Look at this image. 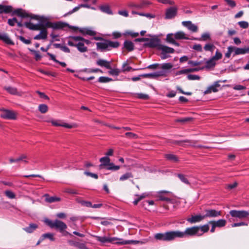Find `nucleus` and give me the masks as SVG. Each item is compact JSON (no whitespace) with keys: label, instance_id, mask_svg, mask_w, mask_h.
Wrapping results in <instances>:
<instances>
[{"label":"nucleus","instance_id":"nucleus-1","mask_svg":"<svg viewBox=\"0 0 249 249\" xmlns=\"http://www.w3.org/2000/svg\"><path fill=\"white\" fill-rule=\"evenodd\" d=\"M200 228L199 226H193L187 228L184 231H170L164 233H157L155 234L154 238L157 240L170 242L176 238H182L187 236H194L197 235L202 236L203 233H199Z\"/></svg>","mask_w":249,"mask_h":249},{"label":"nucleus","instance_id":"nucleus-2","mask_svg":"<svg viewBox=\"0 0 249 249\" xmlns=\"http://www.w3.org/2000/svg\"><path fill=\"white\" fill-rule=\"evenodd\" d=\"M45 222L51 229H55L64 235H66L68 233V232L66 231V230L67 228V226L62 221L58 219H55L54 221H53L49 219H47L45 220Z\"/></svg>","mask_w":249,"mask_h":249},{"label":"nucleus","instance_id":"nucleus-3","mask_svg":"<svg viewBox=\"0 0 249 249\" xmlns=\"http://www.w3.org/2000/svg\"><path fill=\"white\" fill-rule=\"evenodd\" d=\"M41 26L42 27L51 28L53 30L65 29V28L66 27H68L70 29H72L74 31L78 30V27L75 26H71L66 22L61 21L52 22L49 21H46L45 22H43Z\"/></svg>","mask_w":249,"mask_h":249},{"label":"nucleus","instance_id":"nucleus-4","mask_svg":"<svg viewBox=\"0 0 249 249\" xmlns=\"http://www.w3.org/2000/svg\"><path fill=\"white\" fill-rule=\"evenodd\" d=\"M7 22L11 26H14L17 24L19 27H22L24 25L26 28L32 30H39L40 29V26L39 24H34L30 22H26L23 24L21 21H18L16 18L8 19Z\"/></svg>","mask_w":249,"mask_h":249},{"label":"nucleus","instance_id":"nucleus-5","mask_svg":"<svg viewBox=\"0 0 249 249\" xmlns=\"http://www.w3.org/2000/svg\"><path fill=\"white\" fill-rule=\"evenodd\" d=\"M151 4V3L147 0H140L138 2H129L127 5L131 9L141 10L148 7Z\"/></svg>","mask_w":249,"mask_h":249},{"label":"nucleus","instance_id":"nucleus-6","mask_svg":"<svg viewBox=\"0 0 249 249\" xmlns=\"http://www.w3.org/2000/svg\"><path fill=\"white\" fill-rule=\"evenodd\" d=\"M229 214L233 218L243 220L249 216V212L245 210H231Z\"/></svg>","mask_w":249,"mask_h":249},{"label":"nucleus","instance_id":"nucleus-7","mask_svg":"<svg viewBox=\"0 0 249 249\" xmlns=\"http://www.w3.org/2000/svg\"><path fill=\"white\" fill-rule=\"evenodd\" d=\"M178 7L177 6H171L166 9L164 18L166 19H173L178 14Z\"/></svg>","mask_w":249,"mask_h":249},{"label":"nucleus","instance_id":"nucleus-8","mask_svg":"<svg viewBox=\"0 0 249 249\" xmlns=\"http://www.w3.org/2000/svg\"><path fill=\"white\" fill-rule=\"evenodd\" d=\"M147 42V43L144 44V47H147L151 48H157L159 49V47L161 45L160 44V40L157 36L149 38V40H148Z\"/></svg>","mask_w":249,"mask_h":249},{"label":"nucleus","instance_id":"nucleus-9","mask_svg":"<svg viewBox=\"0 0 249 249\" xmlns=\"http://www.w3.org/2000/svg\"><path fill=\"white\" fill-rule=\"evenodd\" d=\"M2 111L0 117L4 119L15 120L16 119V114L12 110L5 109L4 108L0 109Z\"/></svg>","mask_w":249,"mask_h":249},{"label":"nucleus","instance_id":"nucleus-10","mask_svg":"<svg viewBox=\"0 0 249 249\" xmlns=\"http://www.w3.org/2000/svg\"><path fill=\"white\" fill-rule=\"evenodd\" d=\"M14 14H16L18 17H20L22 18H31L33 19H37V17L36 15H30L29 14L27 13L25 10H22V9L19 8L15 10L13 12Z\"/></svg>","mask_w":249,"mask_h":249},{"label":"nucleus","instance_id":"nucleus-11","mask_svg":"<svg viewBox=\"0 0 249 249\" xmlns=\"http://www.w3.org/2000/svg\"><path fill=\"white\" fill-rule=\"evenodd\" d=\"M205 218L206 217H217L221 215V212L214 209H207L205 210Z\"/></svg>","mask_w":249,"mask_h":249},{"label":"nucleus","instance_id":"nucleus-12","mask_svg":"<svg viewBox=\"0 0 249 249\" xmlns=\"http://www.w3.org/2000/svg\"><path fill=\"white\" fill-rule=\"evenodd\" d=\"M47 122L51 123L53 125L55 126H63L68 128H71L72 127L71 125L63 123L62 121L59 120L52 119L47 121Z\"/></svg>","mask_w":249,"mask_h":249},{"label":"nucleus","instance_id":"nucleus-13","mask_svg":"<svg viewBox=\"0 0 249 249\" xmlns=\"http://www.w3.org/2000/svg\"><path fill=\"white\" fill-rule=\"evenodd\" d=\"M220 86L219 84V81H216L214 84L211 86L209 87L207 89L204 91V94H208L211 93L212 92H216L218 91L217 88Z\"/></svg>","mask_w":249,"mask_h":249},{"label":"nucleus","instance_id":"nucleus-14","mask_svg":"<svg viewBox=\"0 0 249 249\" xmlns=\"http://www.w3.org/2000/svg\"><path fill=\"white\" fill-rule=\"evenodd\" d=\"M182 24L183 26L186 27L188 30L193 32H196L198 31L197 26L193 24L191 21H182Z\"/></svg>","mask_w":249,"mask_h":249},{"label":"nucleus","instance_id":"nucleus-15","mask_svg":"<svg viewBox=\"0 0 249 249\" xmlns=\"http://www.w3.org/2000/svg\"><path fill=\"white\" fill-rule=\"evenodd\" d=\"M205 219L204 215H192L191 217L187 219V221L191 224L199 222Z\"/></svg>","mask_w":249,"mask_h":249},{"label":"nucleus","instance_id":"nucleus-16","mask_svg":"<svg viewBox=\"0 0 249 249\" xmlns=\"http://www.w3.org/2000/svg\"><path fill=\"white\" fill-rule=\"evenodd\" d=\"M234 53L233 54V56L249 53V47L242 48L234 47Z\"/></svg>","mask_w":249,"mask_h":249},{"label":"nucleus","instance_id":"nucleus-17","mask_svg":"<svg viewBox=\"0 0 249 249\" xmlns=\"http://www.w3.org/2000/svg\"><path fill=\"white\" fill-rule=\"evenodd\" d=\"M226 220L223 219H219L217 221L212 220L208 222V224H213L216 228L223 227L226 225Z\"/></svg>","mask_w":249,"mask_h":249},{"label":"nucleus","instance_id":"nucleus-18","mask_svg":"<svg viewBox=\"0 0 249 249\" xmlns=\"http://www.w3.org/2000/svg\"><path fill=\"white\" fill-rule=\"evenodd\" d=\"M79 33L83 35H88L90 36H94L96 34L95 31L91 30L88 28H79Z\"/></svg>","mask_w":249,"mask_h":249},{"label":"nucleus","instance_id":"nucleus-19","mask_svg":"<svg viewBox=\"0 0 249 249\" xmlns=\"http://www.w3.org/2000/svg\"><path fill=\"white\" fill-rule=\"evenodd\" d=\"M0 40L8 45H14V42L11 40L7 34L6 33H0Z\"/></svg>","mask_w":249,"mask_h":249},{"label":"nucleus","instance_id":"nucleus-20","mask_svg":"<svg viewBox=\"0 0 249 249\" xmlns=\"http://www.w3.org/2000/svg\"><path fill=\"white\" fill-rule=\"evenodd\" d=\"M47 37V31L45 28L41 30L40 33L34 37L36 40L45 39Z\"/></svg>","mask_w":249,"mask_h":249},{"label":"nucleus","instance_id":"nucleus-21","mask_svg":"<svg viewBox=\"0 0 249 249\" xmlns=\"http://www.w3.org/2000/svg\"><path fill=\"white\" fill-rule=\"evenodd\" d=\"M68 38V44L69 46L78 48V36H70Z\"/></svg>","mask_w":249,"mask_h":249},{"label":"nucleus","instance_id":"nucleus-22","mask_svg":"<svg viewBox=\"0 0 249 249\" xmlns=\"http://www.w3.org/2000/svg\"><path fill=\"white\" fill-rule=\"evenodd\" d=\"M104 42H97L96 46L98 50L104 51L108 48V40L104 39Z\"/></svg>","mask_w":249,"mask_h":249},{"label":"nucleus","instance_id":"nucleus-23","mask_svg":"<svg viewBox=\"0 0 249 249\" xmlns=\"http://www.w3.org/2000/svg\"><path fill=\"white\" fill-rule=\"evenodd\" d=\"M99 9L101 11L107 15H113V12L108 4L101 5L99 6Z\"/></svg>","mask_w":249,"mask_h":249},{"label":"nucleus","instance_id":"nucleus-24","mask_svg":"<svg viewBox=\"0 0 249 249\" xmlns=\"http://www.w3.org/2000/svg\"><path fill=\"white\" fill-rule=\"evenodd\" d=\"M185 143H187L189 145H192L195 144L196 142L193 141H191L189 140H185L182 141H174L173 142V143L183 146H185L186 145Z\"/></svg>","mask_w":249,"mask_h":249},{"label":"nucleus","instance_id":"nucleus-25","mask_svg":"<svg viewBox=\"0 0 249 249\" xmlns=\"http://www.w3.org/2000/svg\"><path fill=\"white\" fill-rule=\"evenodd\" d=\"M97 64L101 67H104L107 69H111L110 62L104 59H100L96 62Z\"/></svg>","mask_w":249,"mask_h":249},{"label":"nucleus","instance_id":"nucleus-26","mask_svg":"<svg viewBox=\"0 0 249 249\" xmlns=\"http://www.w3.org/2000/svg\"><path fill=\"white\" fill-rule=\"evenodd\" d=\"M13 7L10 5H3L0 4V14L10 13L12 12Z\"/></svg>","mask_w":249,"mask_h":249},{"label":"nucleus","instance_id":"nucleus-27","mask_svg":"<svg viewBox=\"0 0 249 249\" xmlns=\"http://www.w3.org/2000/svg\"><path fill=\"white\" fill-rule=\"evenodd\" d=\"M45 201L48 203H52L55 202L60 201L61 200V198L59 197H57L56 196H49V195L46 194L45 195Z\"/></svg>","mask_w":249,"mask_h":249},{"label":"nucleus","instance_id":"nucleus-28","mask_svg":"<svg viewBox=\"0 0 249 249\" xmlns=\"http://www.w3.org/2000/svg\"><path fill=\"white\" fill-rule=\"evenodd\" d=\"M159 50H161V52L165 53H173L175 52V50L173 48L161 44Z\"/></svg>","mask_w":249,"mask_h":249},{"label":"nucleus","instance_id":"nucleus-29","mask_svg":"<svg viewBox=\"0 0 249 249\" xmlns=\"http://www.w3.org/2000/svg\"><path fill=\"white\" fill-rule=\"evenodd\" d=\"M124 47L128 52H132L134 50V45L133 43L129 40H125L124 42Z\"/></svg>","mask_w":249,"mask_h":249},{"label":"nucleus","instance_id":"nucleus-30","mask_svg":"<svg viewBox=\"0 0 249 249\" xmlns=\"http://www.w3.org/2000/svg\"><path fill=\"white\" fill-rule=\"evenodd\" d=\"M100 161L102 163L100 165V168H102L103 166H108L110 162V159L107 157H104L100 159Z\"/></svg>","mask_w":249,"mask_h":249},{"label":"nucleus","instance_id":"nucleus-31","mask_svg":"<svg viewBox=\"0 0 249 249\" xmlns=\"http://www.w3.org/2000/svg\"><path fill=\"white\" fill-rule=\"evenodd\" d=\"M38 227V226L36 224L31 223L29 224V226L27 227L23 228L24 231L28 233H32L35 231Z\"/></svg>","mask_w":249,"mask_h":249},{"label":"nucleus","instance_id":"nucleus-32","mask_svg":"<svg viewBox=\"0 0 249 249\" xmlns=\"http://www.w3.org/2000/svg\"><path fill=\"white\" fill-rule=\"evenodd\" d=\"M174 37L176 39H188L189 38L186 36L185 34L182 31H178L174 34Z\"/></svg>","mask_w":249,"mask_h":249},{"label":"nucleus","instance_id":"nucleus-33","mask_svg":"<svg viewBox=\"0 0 249 249\" xmlns=\"http://www.w3.org/2000/svg\"><path fill=\"white\" fill-rule=\"evenodd\" d=\"M215 60L213 59L212 58H211L210 59L207 60L206 62V66L203 68H201V69H210L211 68H213L215 65L216 63L215 62Z\"/></svg>","mask_w":249,"mask_h":249},{"label":"nucleus","instance_id":"nucleus-34","mask_svg":"<svg viewBox=\"0 0 249 249\" xmlns=\"http://www.w3.org/2000/svg\"><path fill=\"white\" fill-rule=\"evenodd\" d=\"M133 178V174L130 172H126L122 176H121L119 178L120 181H124L127 180L129 178Z\"/></svg>","mask_w":249,"mask_h":249},{"label":"nucleus","instance_id":"nucleus-35","mask_svg":"<svg viewBox=\"0 0 249 249\" xmlns=\"http://www.w3.org/2000/svg\"><path fill=\"white\" fill-rule=\"evenodd\" d=\"M4 89H5L9 93L11 94L17 95L18 94L17 89L16 88L12 87L10 86L4 87Z\"/></svg>","mask_w":249,"mask_h":249},{"label":"nucleus","instance_id":"nucleus-36","mask_svg":"<svg viewBox=\"0 0 249 249\" xmlns=\"http://www.w3.org/2000/svg\"><path fill=\"white\" fill-rule=\"evenodd\" d=\"M195 39L197 40L200 41H205L207 40H211L210 35L208 33H205L203 34L201 36V37L199 38H195Z\"/></svg>","mask_w":249,"mask_h":249},{"label":"nucleus","instance_id":"nucleus-37","mask_svg":"<svg viewBox=\"0 0 249 249\" xmlns=\"http://www.w3.org/2000/svg\"><path fill=\"white\" fill-rule=\"evenodd\" d=\"M54 235L52 233H46L42 235L41 237V240H43L46 238L49 239L51 241H54L55 238H54Z\"/></svg>","mask_w":249,"mask_h":249},{"label":"nucleus","instance_id":"nucleus-38","mask_svg":"<svg viewBox=\"0 0 249 249\" xmlns=\"http://www.w3.org/2000/svg\"><path fill=\"white\" fill-rule=\"evenodd\" d=\"M38 110L41 113H45L48 110V107L46 104H40L38 106Z\"/></svg>","mask_w":249,"mask_h":249},{"label":"nucleus","instance_id":"nucleus-39","mask_svg":"<svg viewBox=\"0 0 249 249\" xmlns=\"http://www.w3.org/2000/svg\"><path fill=\"white\" fill-rule=\"evenodd\" d=\"M165 157L169 160L174 161L175 162L178 161V157L176 155L173 154H165Z\"/></svg>","mask_w":249,"mask_h":249},{"label":"nucleus","instance_id":"nucleus-40","mask_svg":"<svg viewBox=\"0 0 249 249\" xmlns=\"http://www.w3.org/2000/svg\"><path fill=\"white\" fill-rule=\"evenodd\" d=\"M120 166L118 165H115L113 163H110L106 169L108 170L117 171L120 169Z\"/></svg>","mask_w":249,"mask_h":249},{"label":"nucleus","instance_id":"nucleus-41","mask_svg":"<svg viewBox=\"0 0 249 249\" xmlns=\"http://www.w3.org/2000/svg\"><path fill=\"white\" fill-rule=\"evenodd\" d=\"M177 176L182 182L188 185L190 184L189 181L186 178V176L185 175L181 174H178L177 175Z\"/></svg>","mask_w":249,"mask_h":249},{"label":"nucleus","instance_id":"nucleus-42","mask_svg":"<svg viewBox=\"0 0 249 249\" xmlns=\"http://www.w3.org/2000/svg\"><path fill=\"white\" fill-rule=\"evenodd\" d=\"M112 80V78L105 76L100 77L98 79V82L102 83H107Z\"/></svg>","mask_w":249,"mask_h":249},{"label":"nucleus","instance_id":"nucleus-43","mask_svg":"<svg viewBox=\"0 0 249 249\" xmlns=\"http://www.w3.org/2000/svg\"><path fill=\"white\" fill-rule=\"evenodd\" d=\"M215 48L214 45L213 44H206L204 47V49L206 51H210L211 52H213L214 49Z\"/></svg>","mask_w":249,"mask_h":249},{"label":"nucleus","instance_id":"nucleus-44","mask_svg":"<svg viewBox=\"0 0 249 249\" xmlns=\"http://www.w3.org/2000/svg\"><path fill=\"white\" fill-rule=\"evenodd\" d=\"M95 237L97 241L103 243H108V241H109L108 238L105 236H95Z\"/></svg>","mask_w":249,"mask_h":249},{"label":"nucleus","instance_id":"nucleus-45","mask_svg":"<svg viewBox=\"0 0 249 249\" xmlns=\"http://www.w3.org/2000/svg\"><path fill=\"white\" fill-rule=\"evenodd\" d=\"M173 65L172 63H163L161 65L160 68L164 70H168L172 69Z\"/></svg>","mask_w":249,"mask_h":249},{"label":"nucleus","instance_id":"nucleus-46","mask_svg":"<svg viewBox=\"0 0 249 249\" xmlns=\"http://www.w3.org/2000/svg\"><path fill=\"white\" fill-rule=\"evenodd\" d=\"M109 70H110V71H108V73L111 75L118 76L119 75V74L121 72V71L118 69H112L111 68V69H109Z\"/></svg>","mask_w":249,"mask_h":249},{"label":"nucleus","instance_id":"nucleus-47","mask_svg":"<svg viewBox=\"0 0 249 249\" xmlns=\"http://www.w3.org/2000/svg\"><path fill=\"white\" fill-rule=\"evenodd\" d=\"M108 47L117 48L119 47L120 43L117 41L113 42V41L108 40Z\"/></svg>","mask_w":249,"mask_h":249},{"label":"nucleus","instance_id":"nucleus-48","mask_svg":"<svg viewBox=\"0 0 249 249\" xmlns=\"http://www.w3.org/2000/svg\"><path fill=\"white\" fill-rule=\"evenodd\" d=\"M234 52V47L232 46H230L228 47V51L225 53V57L227 58H229L231 56V53Z\"/></svg>","mask_w":249,"mask_h":249},{"label":"nucleus","instance_id":"nucleus-49","mask_svg":"<svg viewBox=\"0 0 249 249\" xmlns=\"http://www.w3.org/2000/svg\"><path fill=\"white\" fill-rule=\"evenodd\" d=\"M222 53L218 50H217L215 52V55L213 56L212 58H213V59L215 61H216L222 58Z\"/></svg>","mask_w":249,"mask_h":249},{"label":"nucleus","instance_id":"nucleus-50","mask_svg":"<svg viewBox=\"0 0 249 249\" xmlns=\"http://www.w3.org/2000/svg\"><path fill=\"white\" fill-rule=\"evenodd\" d=\"M158 1L164 4L174 5L175 1L172 0H158Z\"/></svg>","mask_w":249,"mask_h":249},{"label":"nucleus","instance_id":"nucleus-51","mask_svg":"<svg viewBox=\"0 0 249 249\" xmlns=\"http://www.w3.org/2000/svg\"><path fill=\"white\" fill-rule=\"evenodd\" d=\"M125 135L126 137L132 139H136L138 138L137 134L132 132H126L125 133Z\"/></svg>","mask_w":249,"mask_h":249},{"label":"nucleus","instance_id":"nucleus-52","mask_svg":"<svg viewBox=\"0 0 249 249\" xmlns=\"http://www.w3.org/2000/svg\"><path fill=\"white\" fill-rule=\"evenodd\" d=\"M29 50L30 52H33L35 54V59L36 61H38L41 59V56L40 55L38 52L34 50H32L31 49H29Z\"/></svg>","mask_w":249,"mask_h":249},{"label":"nucleus","instance_id":"nucleus-53","mask_svg":"<svg viewBox=\"0 0 249 249\" xmlns=\"http://www.w3.org/2000/svg\"><path fill=\"white\" fill-rule=\"evenodd\" d=\"M79 203H80L83 206L87 207H90L91 206H92V205L90 201H86L79 199Z\"/></svg>","mask_w":249,"mask_h":249},{"label":"nucleus","instance_id":"nucleus-54","mask_svg":"<svg viewBox=\"0 0 249 249\" xmlns=\"http://www.w3.org/2000/svg\"><path fill=\"white\" fill-rule=\"evenodd\" d=\"M84 175H86L87 176L90 177H91L92 178H95L96 179L98 178V176L96 174L92 173H91V172H88V171L84 172Z\"/></svg>","mask_w":249,"mask_h":249},{"label":"nucleus","instance_id":"nucleus-55","mask_svg":"<svg viewBox=\"0 0 249 249\" xmlns=\"http://www.w3.org/2000/svg\"><path fill=\"white\" fill-rule=\"evenodd\" d=\"M82 8H85L88 9H91L95 10V8L94 7H91V6L88 3H85V4H79V10H80Z\"/></svg>","mask_w":249,"mask_h":249},{"label":"nucleus","instance_id":"nucleus-56","mask_svg":"<svg viewBox=\"0 0 249 249\" xmlns=\"http://www.w3.org/2000/svg\"><path fill=\"white\" fill-rule=\"evenodd\" d=\"M238 25L243 29H247L249 27V23L247 21H242L238 22Z\"/></svg>","mask_w":249,"mask_h":249},{"label":"nucleus","instance_id":"nucleus-57","mask_svg":"<svg viewBox=\"0 0 249 249\" xmlns=\"http://www.w3.org/2000/svg\"><path fill=\"white\" fill-rule=\"evenodd\" d=\"M137 97L139 99L145 100H148L149 98V96L148 94L143 93H138Z\"/></svg>","mask_w":249,"mask_h":249},{"label":"nucleus","instance_id":"nucleus-58","mask_svg":"<svg viewBox=\"0 0 249 249\" xmlns=\"http://www.w3.org/2000/svg\"><path fill=\"white\" fill-rule=\"evenodd\" d=\"M199 228H200V230L203 232L202 233H204L205 232H207L209 230V226L208 224H205L202 226H199Z\"/></svg>","mask_w":249,"mask_h":249},{"label":"nucleus","instance_id":"nucleus-59","mask_svg":"<svg viewBox=\"0 0 249 249\" xmlns=\"http://www.w3.org/2000/svg\"><path fill=\"white\" fill-rule=\"evenodd\" d=\"M173 34H168L166 36V40L167 42L172 43L175 39L173 38Z\"/></svg>","mask_w":249,"mask_h":249},{"label":"nucleus","instance_id":"nucleus-60","mask_svg":"<svg viewBox=\"0 0 249 249\" xmlns=\"http://www.w3.org/2000/svg\"><path fill=\"white\" fill-rule=\"evenodd\" d=\"M5 194L6 196H7L9 198H15L16 197V195H15V194L11 191H5Z\"/></svg>","mask_w":249,"mask_h":249},{"label":"nucleus","instance_id":"nucleus-61","mask_svg":"<svg viewBox=\"0 0 249 249\" xmlns=\"http://www.w3.org/2000/svg\"><path fill=\"white\" fill-rule=\"evenodd\" d=\"M187 78L189 80H199L200 79V77L199 76L197 75L189 74L187 76Z\"/></svg>","mask_w":249,"mask_h":249},{"label":"nucleus","instance_id":"nucleus-62","mask_svg":"<svg viewBox=\"0 0 249 249\" xmlns=\"http://www.w3.org/2000/svg\"><path fill=\"white\" fill-rule=\"evenodd\" d=\"M227 4L231 8H234L236 6V3L233 0H225Z\"/></svg>","mask_w":249,"mask_h":249},{"label":"nucleus","instance_id":"nucleus-63","mask_svg":"<svg viewBox=\"0 0 249 249\" xmlns=\"http://www.w3.org/2000/svg\"><path fill=\"white\" fill-rule=\"evenodd\" d=\"M158 198L160 200L165 201L167 202H169L171 201V199L164 196L163 194H159L158 196Z\"/></svg>","mask_w":249,"mask_h":249},{"label":"nucleus","instance_id":"nucleus-64","mask_svg":"<svg viewBox=\"0 0 249 249\" xmlns=\"http://www.w3.org/2000/svg\"><path fill=\"white\" fill-rule=\"evenodd\" d=\"M87 51V47L84 46L83 43L79 42V51L85 52Z\"/></svg>","mask_w":249,"mask_h":249}]
</instances>
